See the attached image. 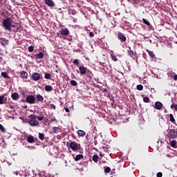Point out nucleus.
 I'll return each instance as SVG.
<instances>
[{
  "label": "nucleus",
  "mask_w": 177,
  "mask_h": 177,
  "mask_svg": "<svg viewBox=\"0 0 177 177\" xmlns=\"http://www.w3.org/2000/svg\"><path fill=\"white\" fill-rule=\"evenodd\" d=\"M66 146L68 147V149H71L73 151H78V150L81 149V145L74 141L67 142Z\"/></svg>",
  "instance_id": "f257e3e1"
},
{
  "label": "nucleus",
  "mask_w": 177,
  "mask_h": 177,
  "mask_svg": "<svg viewBox=\"0 0 177 177\" xmlns=\"http://www.w3.org/2000/svg\"><path fill=\"white\" fill-rule=\"evenodd\" d=\"M29 121L28 124L30 125V127H38L39 125V122L37 120V115L34 114H30L29 115Z\"/></svg>",
  "instance_id": "f03ea898"
},
{
  "label": "nucleus",
  "mask_w": 177,
  "mask_h": 177,
  "mask_svg": "<svg viewBox=\"0 0 177 177\" xmlns=\"http://www.w3.org/2000/svg\"><path fill=\"white\" fill-rule=\"evenodd\" d=\"M3 27L7 31H12V19L7 18L3 21Z\"/></svg>",
  "instance_id": "7ed1b4c3"
},
{
  "label": "nucleus",
  "mask_w": 177,
  "mask_h": 177,
  "mask_svg": "<svg viewBox=\"0 0 177 177\" xmlns=\"http://www.w3.org/2000/svg\"><path fill=\"white\" fill-rule=\"evenodd\" d=\"M167 138L170 139H176L177 138V131L175 129H170L167 133Z\"/></svg>",
  "instance_id": "20e7f679"
},
{
  "label": "nucleus",
  "mask_w": 177,
  "mask_h": 177,
  "mask_svg": "<svg viewBox=\"0 0 177 177\" xmlns=\"http://www.w3.org/2000/svg\"><path fill=\"white\" fill-rule=\"evenodd\" d=\"M26 103H29V104H35V102H37V99L34 95H28L26 99Z\"/></svg>",
  "instance_id": "39448f33"
},
{
  "label": "nucleus",
  "mask_w": 177,
  "mask_h": 177,
  "mask_svg": "<svg viewBox=\"0 0 177 177\" xmlns=\"http://www.w3.org/2000/svg\"><path fill=\"white\" fill-rule=\"evenodd\" d=\"M32 78L33 81H39V80H41V75L39 73L35 72L32 74Z\"/></svg>",
  "instance_id": "423d86ee"
},
{
  "label": "nucleus",
  "mask_w": 177,
  "mask_h": 177,
  "mask_svg": "<svg viewBox=\"0 0 177 177\" xmlns=\"http://www.w3.org/2000/svg\"><path fill=\"white\" fill-rule=\"evenodd\" d=\"M118 38L120 40L121 42H125V41H127V37H125V35L121 32L118 34Z\"/></svg>",
  "instance_id": "0eeeda50"
},
{
  "label": "nucleus",
  "mask_w": 177,
  "mask_h": 177,
  "mask_svg": "<svg viewBox=\"0 0 177 177\" xmlns=\"http://www.w3.org/2000/svg\"><path fill=\"white\" fill-rule=\"evenodd\" d=\"M0 44L2 45V46H6L8 44H9V40L6 38L1 37L0 38Z\"/></svg>",
  "instance_id": "6e6552de"
},
{
  "label": "nucleus",
  "mask_w": 177,
  "mask_h": 177,
  "mask_svg": "<svg viewBox=\"0 0 177 177\" xmlns=\"http://www.w3.org/2000/svg\"><path fill=\"white\" fill-rule=\"evenodd\" d=\"M45 5H47V6H49L50 8H54L55 6V2L52 0H45L44 1Z\"/></svg>",
  "instance_id": "1a4fd4ad"
},
{
  "label": "nucleus",
  "mask_w": 177,
  "mask_h": 177,
  "mask_svg": "<svg viewBox=\"0 0 177 177\" xmlns=\"http://www.w3.org/2000/svg\"><path fill=\"white\" fill-rule=\"evenodd\" d=\"M60 34L62 35H68V34H70V31L68 30V28H64L61 29Z\"/></svg>",
  "instance_id": "9d476101"
},
{
  "label": "nucleus",
  "mask_w": 177,
  "mask_h": 177,
  "mask_svg": "<svg viewBox=\"0 0 177 177\" xmlns=\"http://www.w3.org/2000/svg\"><path fill=\"white\" fill-rule=\"evenodd\" d=\"M154 109H156V110H161V109H162V103L158 101L155 102Z\"/></svg>",
  "instance_id": "9b49d317"
},
{
  "label": "nucleus",
  "mask_w": 177,
  "mask_h": 177,
  "mask_svg": "<svg viewBox=\"0 0 177 177\" xmlns=\"http://www.w3.org/2000/svg\"><path fill=\"white\" fill-rule=\"evenodd\" d=\"M80 73L82 75L86 74V68L84 66H79Z\"/></svg>",
  "instance_id": "f8f14e48"
},
{
  "label": "nucleus",
  "mask_w": 177,
  "mask_h": 177,
  "mask_svg": "<svg viewBox=\"0 0 177 177\" xmlns=\"http://www.w3.org/2000/svg\"><path fill=\"white\" fill-rule=\"evenodd\" d=\"M5 95H2L0 96V104H5L6 103V97H5Z\"/></svg>",
  "instance_id": "ddd939ff"
},
{
  "label": "nucleus",
  "mask_w": 177,
  "mask_h": 177,
  "mask_svg": "<svg viewBox=\"0 0 177 177\" xmlns=\"http://www.w3.org/2000/svg\"><path fill=\"white\" fill-rule=\"evenodd\" d=\"M44 91H46V92H52V91H53V87L52 86L46 85L44 86Z\"/></svg>",
  "instance_id": "4468645a"
},
{
  "label": "nucleus",
  "mask_w": 177,
  "mask_h": 177,
  "mask_svg": "<svg viewBox=\"0 0 177 177\" xmlns=\"http://www.w3.org/2000/svg\"><path fill=\"white\" fill-rule=\"evenodd\" d=\"M11 97L13 100H19V93H13L11 95Z\"/></svg>",
  "instance_id": "2eb2a0df"
},
{
  "label": "nucleus",
  "mask_w": 177,
  "mask_h": 177,
  "mask_svg": "<svg viewBox=\"0 0 177 177\" xmlns=\"http://www.w3.org/2000/svg\"><path fill=\"white\" fill-rule=\"evenodd\" d=\"M21 78H24L25 80H27V78L28 77V73H27V72L23 71L21 73Z\"/></svg>",
  "instance_id": "dca6fc26"
},
{
  "label": "nucleus",
  "mask_w": 177,
  "mask_h": 177,
  "mask_svg": "<svg viewBox=\"0 0 177 177\" xmlns=\"http://www.w3.org/2000/svg\"><path fill=\"white\" fill-rule=\"evenodd\" d=\"M27 142L28 143H34L35 142V140H34V136H29L28 138H27Z\"/></svg>",
  "instance_id": "f3484780"
},
{
  "label": "nucleus",
  "mask_w": 177,
  "mask_h": 177,
  "mask_svg": "<svg viewBox=\"0 0 177 177\" xmlns=\"http://www.w3.org/2000/svg\"><path fill=\"white\" fill-rule=\"evenodd\" d=\"M36 59H44V53L39 52L38 54L35 55Z\"/></svg>",
  "instance_id": "a211bd4d"
},
{
  "label": "nucleus",
  "mask_w": 177,
  "mask_h": 177,
  "mask_svg": "<svg viewBox=\"0 0 177 177\" xmlns=\"http://www.w3.org/2000/svg\"><path fill=\"white\" fill-rule=\"evenodd\" d=\"M82 158H84V155L82 154L77 155L75 158V161H80V160H82Z\"/></svg>",
  "instance_id": "6ab92c4d"
},
{
  "label": "nucleus",
  "mask_w": 177,
  "mask_h": 177,
  "mask_svg": "<svg viewBox=\"0 0 177 177\" xmlns=\"http://www.w3.org/2000/svg\"><path fill=\"white\" fill-rule=\"evenodd\" d=\"M36 99H37V102L44 101V97H42V95H41L40 94L36 95Z\"/></svg>",
  "instance_id": "aec40b11"
},
{
  "label": "nucleus",
  "mask_w": 177,
  "mask_h": 177,
  "mask_svg": "<svg viewBox=\"0 0 177 177\" xmlns=\"http://www.w3.org/2000/svg\"><path fill=\"white\" fill-rule=\"evenodd\" d=\"M147 53H149V55L151 59H154L156 57V55H154V53L153 51H150V50H147Z\"/></svg>",
  "instance_id": "412c9836"
},
{
  "label": "nucleus",
  "mask_w": 177,
  "mask_h": 177,
  "mask_svg": "<svg viewBox=\"0 0 177 177\" xmlns=\"http://www.w3.org/2000/svg\"><path fill=\"white\" fill-rule=\"evenodd\" d=\"M77 135H79V136H85L86 133L85 131H82V130H78L77 131Z\"/></svg>",
  "instance_id": "4be33fe9"
},
{
  "label": "nucleus",
  "mask_w": 177,
  "mask_h": 177,
  "mask_svg": "<svg viewBox=\"0 0 177 177\" xmlns=\"http://www.w3.org/2000/svg\"><path fill=\"white\" fill-rule=\"evenodd\" d=\"M176 140H171V142H170V145L171 146V147H174V148H176L177 146H176Z\"/></svg>",
  "instance_id": "5701e85b"
},
{
  "label": "nucleus",
  "mask_w": 177,
  "mask_h": 177,
  "mask_svg": "<svg viewBox=\"0 0 177 177\" xmlns=\"http://www.w3.org/2000/svg\"><path fill=\"white\" fill-rule=\"evenodd\" d=\"M169 118H170L171 122H172L173 124H175V118H174V115L172 113L169 114Z\"/></svg>",
  "instance_id": "b1692460"
},
{
  "label": "nucleus",
  "mask_w": 177,
  "mask_h": 177,
  "mask_svg": "<svg viewBox=\"0 0 177 177\" xmlns=\"http://www.w3.org/2000/svg\"><path fill=\"white\" fill-rule=\"evenodd\" d=\"M53 133H59L60 128L59 127H53Z\"/></svg>",
  "instance_id": "393cba45"
},
{
  "label": "nucleus",
  "mask_w": 177,
  "mask_h": 177,
  "mask_svg": "<svg viewBox=\"0 0 177 177\" xmlns=\"http://www.w3.org/2000/svg\"><path fill=\"white\" fill-rule=\"evenodd\" d=\"M39 139L40 140H44L45 139V135L42 133H39Z\"/></svg>",
  "instance_id": "a878e982"
},
{
  "label": "nucleus",
  "mask_w": 177,
  "mask_h": 177,
  "mask_svg": "<svg viewBox=\"0 0 177 177\" xmlns=\"http://www.w3.org/2000/svg\"><path fill=\"white\" fill-rule=\"evenodd\" d=\"M1 76L3 77V78H7V79H9L10 78L9 77V75H8V73L6 72H2L1 73Z\"/></svg>",
  "instance_id": "bb28decb"
},
{
  "label": "nucleus",
  "mask_w": 177,
  "mask_h": 177,
  "mask_svg": "<svg viewBox=\"0 0 177 177\" xmlns=\"http://www.w3.org/2000/svg\"><path fill=\"white\" fill-rule=\"evenodd\" d=\"M44 78H46V80H52V75L49 73H46Z\"/></svg>",
  "instance_id": "cd10ccee"
},
{
  "label": "nucleus",
  "mask_w": 177,
  "mask_h": 177,
  "mask_svg": "<svg viewBox=\"0 0 177 177\" xmlns=\"http://www.w3.org/2000/svg\"><path fill=\"white\" fill-rule=\"evenodd\" d=\"M97 160H99V156L97 155H93V161H94V162H97Z\"/></svg>",
  "instance_id": "c85d7f7f"
},
{
  "label": "nucleus",
  "mask_w": 177,
  "mask_h": 177,
  "mask_svg": "<svg viewBox=\"0 0 177 177\" xmlns=\"http://www.w3.org/2000/svg\"><path fill=\"white\" fill-rule=\"evenodd\" d=\"M128 53H129V56H131V57L133 56H135V53H133V50H131V48L129 50H128Z\"/></svg>",
  "instance_id": "c756f323"
},
{
  "label": "nucleus",
  "mask_w": 177,
  "mask_h": 177,
  "mask_svg": "<svg viewBox=\"0 0 177 177\" xmlns=\"http://www.w3.org/2000/svg\"><path fill=\"white\" fill-rule=\"evenodd\" d=\"M73 64H75V66H80V60L78 59H74L73 62Z\"/></svg>",
  "instance_id": "7c9ffc66"
},
{
  "label": "nucleus",
  "mask_w": 177,
  "mask_h": 177,
  "mask_svg": "<svg viewBox=\"0 0 177 177\" xmlns=\"http://www.w3.org/2000/svg\"><path fill=\"white\" fill-rule=\"evenodd\" d=\"M71 84L73 85V86H77L78 85V83H77L75 80H71Z\"/></svg>",
  "instance_id": "2f4dec72"
},
{
  "label": "nucleus",
  "mask_w": 177,
  "mask_h": 177,
  "mask_svg": "<svg viewBox=\"0 0 177 177\" xmlns=\"http://www.w3.org/2000/svg\"><path fill=\"white\" fill-rule=\"evenodd\" d=\"M137 89L138 91H143V85L142 84L137 85Z\"/></svg>",
  "instance_id": "473e14b6"
},
{
  "label": "nucleus",
  "mask_w": 177,
  "mask_h": 177,
  "mask_svg": "<svg viewBox=\"0 0 177 177\" xmlns=\"http://www.w3.org/2000/svg\"><path fill=\"white\" fill-rule=\"evenodd\" d=\"M143 101L145 103H149V102H150V98H149V97H145L143 98Z\"/></svg>",
  "instance_id": "72a5a7b5"
},
{
  "label": "nucleus",
  "mask_w": 177,
  "mask_h": 177,
  "mask_svg": "<svg viewBox=\"0 0 177 177\" xmlns=\"http://www.w3.org/2000/svg\"><path fill=\"white\" fill-rule=\"evenodd\" d=\"M142 21L143 23H145V24H146L147 26H150V22L147 20H146V19H142Z\"/></svg>",
  "instance_id": "f704fd0d"
},
{
  "label": "nucleus",
  "mask_w": 177,
  "mask_h": 177,
  "mask_svg": "<svg viewBox=\"0 0 177 177\" xmlns=\"http://www.w3.org/2000/svg\"><path fill=\"white\" fill-rule=\"evenodd\" d=\"M111 59L113 62H117L118 60V59L117 58V56L115 55H112Z\"/></svg>",
  "instance_id": "c9c22d12"
},
{
  "label": "nucleus",
  "mask_w": 177,
  "mask_h": 177,
  "mask_svg": "<svg viewBox=\"0 0 177 177\" xmlns=\"http://www.w3.org/2000/svg\"><path fill=\"white\" fill-rule=\"evenodd\" d=\"M37 120H39V121H42V120H44V115H43L39 116L37 115Z\"/></svg>",
  "instance_id": "e433bc0d"
},
{
  "label": "nucleus",
  "mask_w": 177,
  "mask_h": 177,
  "mask_svg": "<svg viewBox=\"0 0 177 177\" xmlns=\"http://www.w3.org/2000/svg\"><path fill=\"white\" fill-rule=\"evenodd\" d=\"M34 51V46H30L28 47V52H33Z\"/></svg>",
  "instance_id": "4c0bfd02"
},
{
  "label": "nucleus",
  "mask_w": 177,
  "mask_h": 177,
  "mask_svg": "<svg viewBox=\"0 0 177 177\" xmlns=\"http://www.w3.org/2000/svg\"><path fill=\"white\" fill-rule=\"evenodd\" d=\"M171 109H174V110L177 111V104H171Z\"/></svg>",
  "instance_id": "58836bf2"
},
{
  "label": "nucleus",
  "mask_w": 177,
  "mask_h": 177,
  "mask_svg": "<svg viewBox=\"0 0 177 177\" xmlns=\"http://www.w3.org/2000/svg\"><path fill=\"white\" fill-rule=\"evenodd\" d=\"M110 171H111V169H110V167H106L104 169V171L106 172V174H109L110 172Z\"/></svg>",
  "instance_id": "ea45409f"
},
{
  "label": "nucleus",
  "mask_w": 177,
  "mask_h": 177,
  "mask_svg": "<svg viewBox=\"0 0 177 177\" xmlns=\"http://www.w3.org/2000/svg\"><path fill=\"white\" fill-rule=\"evenodd\" d=\"M0 131H1V132H5V127H3V126L1 124H0Z\"/></svg>",
  "instance_id": "a19ab883"
},
{
  "label": "nucleus",
  "mask_w": 177,
  "mask_h": 177,
  "mask_svg": "<svg viewBox=\"0 0 177 177\" xmlns=\"http://www.w3.org/2000/svg\"><path fill=\"white\" fill-rule=\"evenodd\" d=\"M26 149H29L30 150H34L35 149V147H34V146H27Z\"/></svg>",
  "instance_id": "79ce46f5"
},
{
  "label": "nucleus",
  "mask_w": 177,
  "mask_h": 177,
  "mask_svg": "<svg viewBox=\"0 0 177 177\" xmlns=\"http://www.w3.org/2000/svg\"><path fill=\"white\" fill-rule=\"evenodd\" d=\"M50 107H51V109H53L54 110L56 109V106L53 104H50Z\"/></svg>",
  "instance_id": "37998d69"
},
{
  "label": "nucleus",
  "mask_w": 177,
  "mask_h": 177,
  "mask_svg": "<svg viewBox=\"0 0 177 177\" xmlns=\"http://www.w3.org/2000/svg\"><path fill=\"white\" fill-rule=\"evenodd\" d=\"M156 176L157 177H162V172H158Z\"/></svg>",
  "instance_id": "c03bdc74"
},
{
  "label": "nucleus",
  "mask_w": 177,
  "mask_h": 177,
  "mask_svg": "<svg viewBox=\"0 0 177 177\" xmlns=\"http://www.w3.org/2000/svg\"><path fill=\"white\" fill-rule=\"evenodd\" d=\"M89 37H90L91 38H93V37H95V35H93V32H89Z\"/></svg>",
  "instance_id": "a18cd8bd"
},
{
  "label": "nucleus",
  "mask_w": 177,
  "mask_h": 177,
  "mask_svg": "<svg viewBox=\"0 0 177 177\" xmlns=\"http://www.w3.org/2000/svg\"><path fill=\"white\" fill-rule=\"evenodd\" d=\"M36 177H42V175H41L40 173H38L37 174H35Z\"/></svg>",
  "instance_id": "49530a36"
},
{
  "label": "nucleus",
  "mask_w": 177,
  "mask_h": 177,
  "mask_svg": "<svg viewBox=\"0 0 177 177\" xmlns=\"http://www.w3.org/2000/svg\"><path fill=\"white\" fill-rule=\"evenodd\" d=\"M64 109L66 113H68V111H70V109L68 108H64Z\"/></svg>",
  "instance_id": "de8ad7c7"
},
{
  "label": "nucleus",
  "mask_w": 177,
  "mask_h": 177,
  "mask_svg": "<svg viewBox=\"0 0 177 177\" xmlns=\"http://www.w3.org/2000/svg\"><path fill=\"white\" fill-rule=\"evenodd\" d=\"M99 156L100 157H104V155L102 152H100Z\"/></svg>",
  "instance_id": "09e8293b"
},
{
  "label": "nucleus",
  "mask_w": 177,
  "mask_h": 177,
  "mask_svg": "<svg viewBox=\"0 0 177 177\" xmlns=\"http://www.w3.org/2000/svg\"><path fill=\"white\" fill-rule=\"evenodd\" d=\"M174 81H177V75H175L174 76Z\"/></svg>",
  "instance_id": "8fccbe9b"
},
{
  "label": "nucleus",
  "mask_w": 177,
  "mask_h": 177,
  "mask_svg": "<svg viewBox=\"0 0 177 177\" xmlns=\"http://www.w3.org/2000/svg\"><path fill=\"white\" fill-rule=\"evenodd\" d=\"M55 120H56L55 118H53L50 120V122H53V121H55Z\"/></svg>",
  "instance_id": "3c124183"
},
{
  "label": "nucleus",
  "mask_w": 177,
  "mask_h": 177,
  "mask_svg": "<svg viewBox=\"0 0 177 177\" xmlns=\"http://www.w3.org/2000/svg\"><path fill=\"white\" fill-rule=\"evenodd\" d=\"M13 108H14L13 105H10V109H11V110H13Z\"/></svg>",
  "instance_id": "603ef678"
},
{
  "label": "nucleus",
  "mask_w": 177,
  "mask_h": 177,
  "mask_svg": "<svg viewBox=\"0 0 177 177\" xmlns=\"http://www.w3.org/2000/svg\"><path fill=\"white\" fill-rule=\"evenodd\" d=\"M24 109H27V105H24Z\"/></svg>",
  "instance_id": "864d4df0"
},
{
  "label": "nucleus",
  "mask_w": 177,
  "mask_h": 177,
  "mask_svg": "<svg viewBox=\"0 0 177 177\" xmlns=\"http://www.w3.org/2000/svg\"><path fill=\"white\" fill-rule=\"evenodd\" d=\"M102 149H104H104H106V147H102Z\"/></svg>",
  "instance_id": "5fc2aeb1"
},
{
  "label": "nucleus",
  "mask_w": 177,
  "mask_h": 177,
  "mask_svg": "<svg viewBox=\"0 0 177 177\" xmlns=\"http://www.w3.org/2000/svg\"><path fill=\"white\" fill-rule=\"evenodd\" d=\"M106 150H107V149H109V146H106Z\"/></svg>",
  "instance_id": "6e6d98bb"
},
{
  "label": "nucleus",
  "mask_w": 177,
  "mask_h": 177,
  "mask_svg": "<svg viewBox=\"0 0 177 177\" xmlns=\"http://www.w3.org/2000/svg\"><path fill=\"white\" fill-rule=\"evenodd\" d=\"M104 92H106V89H104Z\"/></svg>",
  "instance_id": "4d7b16f0"
},
{
  "label": "nucleus",
  "mask_w": 177,
  "mask_h": 177,
  "mask_svg": "<svg viewBox=\"0 0 177 177\" xmlns=\"http://www.w3.org/2000/svg\"><path fill=\"white\" fill-rule=\"evenodd\" d=\"M0 174H1V167H0Z\"/></svg>",
  "instance_id": "13d9d810"
}]
</instances>
